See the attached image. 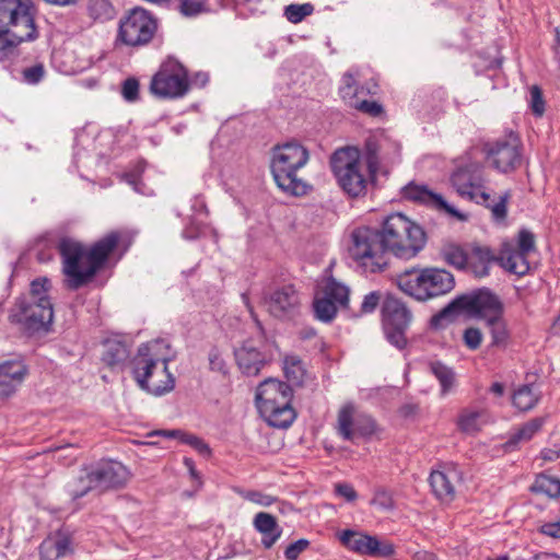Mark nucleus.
Returning a JSON list of instances; mask_svg holds the SVG:
<instances>
[{"label":"nucleus","instance_id":"f257e3e1","mask_svg":"<svg viewBox=\"0 0 560 560\" xmlns=\"http://www.w3.org/2000/svg\"><path fill=\"white\" fill-rule=\"evenodd\" d=\"M120 241L118 232H110L86 247L77 240L63 237L58 243L61 256L65 284L70 290H78L96 275Z\"/></svg>","mask_w":560,"mask_h":560},{"label":"nucleus","instance_id":"f03ea898","mask_svg":"<svg viewBox=\"0 0 560 560\" xmlns=\"http://www.w3.org/2000/svg\"><path fill=\"white\" fill-rule=\"evenodd\" d=\"M170 345L153 340L141 345L133 360V377L141 389L162 396L175 387V377L168 371Z\"/></svg>","mask_w":560,"mask_h":560},{"label":"nucleus","instance_id":"7ed1b4c3","mask_svg":"<svg viewBox=\"0 0 560 560\" xmlns=\"http://www.w3.org/2000/svg\"><path fill=\"white\" fill-rule=\"evenodd\" d=\"M32 0H0V59L5 51L38 37Z\"/></svg>","mask_w":560,"mask_h":560},{"label":"nucleus","instance_id":"20e7f679","mask_svg":"<svg viewBox=\"0 0 560 560\" xmlns=\"http://www.w3.org/2000/svg\"><path fill=\"white\" fill-rule=\"evenodd\" d=\"M308 160L307 149L296 141L275 145L270 153V172L277 186L293 196L306 195L310 186L300 173Z\"/></svg>","mask_w":560,"mask_h":560},{"label":"nucleus","instance_id":"39448f33","mask_svg":"<svg viewBox=\"0 0 560 560\" xmlns=\"http://www.w3.org/2000/svg\"><path fill=\"white\" fill-rule=\"evenodd\" d=\"M291 387L277 378H267L256 389V406L264 420L275 428H288L295 419Z\"/></svg>","mask_w":560,"mask_h":560},{"label":"nucleus","instance_id":"423d86ee","mask_svg":"<svg viewBox=\"0 0 560 560\" xmlns=\"http://www.w3.org/2000/svg\"><path fill=\"white\" fill-rule=\"evenodd\" d=\"M451 182L457 194L468 200L486 205L491 209L492 215L497 220H503L506 217V205L511 198L510 191H505L499 197V201L490 206V195L485 191L483 167L478 162H464L457 166L451 176Z\"/></svg>","mask_w":560,"mask_h":560},{"label":"nucleus","instance_id":"0eeeda50","mask_svg":"<svg viewBox=\"0 0 560 560\" xmlns=\"http://www.w3.org/2000/svg\"><path fill=\"white\" fill-rule=\"evenodd\" d=\"M380 232L386 250L402 259L416 257L427 242L424 231L401 213L389 214Z\"/></svg>","mask_w":560,"mask_h":560},{"label":"nucleus","instance_id":"6e6552de","mask_svg":"<svg viewBox=\"0 0 560 560\" xmlns=\"http://www.w3.org/2000/svg\"><path fill=\"white\" fill-rule=\"evenodd\" d=\"M350 257L366 272H382L389 262L381 232L368 226L352 231L349 245Z\"/></svg>","mask_w":560,"mask_h":560},{"label":"nucleus","instance_id":"1a4fd4ad","mask_svg":"<svg viewBox=\"0 0 560 560\" xmlns=\"http://www.w3.org/2000/svg\"><path fill=\"white\" fill-rule=\"evenodd\" d=\"M458 311H467L471 315L488 319L503 315L504 308L500 299L487 290H481L472 295H463L455 299L439 314L432 317V325L443 326L444 322H451Z\"/></svg>","mask_w":560,"mask_h":560},{"label":"nucleus","instance_id":"9d476101","mask_svg":"<svg viewBox=\"0 0 560 560\" xmlns=\"http://www.w3.org/2000/svg\"><path fill=\"white\" fill-rule=\"evenodd\" d=\"M331 170L339 186L350 197H359L366 190L368 179L360 161V151L353 147L337 150L331 156Z\"/></svg>","mask_w":560,"mask_h":560},{"label":"nucleus","instance_id":"9b49d317","mask_svg":"<svg viewBox=\"0 0 560 560\" xmlns=\"http://www.w3.org/2000/svg\"><path fill=\"white\" fill-rule=\"evenodd\" d=\"M156 21L142 8H133L119 22L118 39L131 47L147 45L156 32Z\"/></svg>","mask_w":560,"mask_h":560},{"label":"nucleus","instance_id":"f8f14e48","mask_svg":"<svg viewBox=\"0 0 560 560\" xmlns=\"http://www.w3.org/2000/svg\"><path fill=\"white\" fill-rule=\"evenodd\" d=\"M151 92L161 98H177L189 90L186 69L176 61L164 62L153 75L150 84Z\"/></svg>","mask_w":560,"mask_h":560},{"label":"nucleus","instance_id":"ddd939ff","mask_svg":"<svg viewBox=\"0 0 560 560\" xmlns=\"http://www.w3.org/2000/svg\"><path fill=\"white\" fill-rule=\"evenodd\" d=\"M52 317L50 299H39L38 302L22 301L10 315L12 322L19 324L27 334L47 330Z\"/></svg>","mask_w":560,"mask_h":560},{"label":"nucleus","instance_id":"4468645a","mask_svg":"<svg viewBox=\"0 0 560 560\" xmlns=\"http://www.w3.org/2000/svg\"><path fill=\"white\" fill-rule=\"evenodd\" d=\"M339 540L347 549L363 556L386 558L395 552L393 544L351 529L342 530Z\"/></svg>","mask_w":560,"mask_h":560},{"label":"nucleus","instance_id":"2eb2a0df","mask_svg":"<svg viewBox=\"0 0 560 560\" xmlns=\"http://www.w3.org/2000/svg\"><path fill=\"white\" fill-rule=\"evenodd\" d=\"M401 196L410 201L425 205L439 211H445L452 217L464 220L465 215L459 213L454 207L450 206L442 195L430 190L425 185L409 183L401 189Z\"/></svg>","mask_w":560,"mask_h":560},{"label":"nucleus","instance_id":"dca6fc26","mask_svg":"<svg viewBox=\"0 0 560 560\" xmlns=\"http://www.w3.org/2000/svg\"><path fill=\"white\" fill-rule=\"evenodd\" d=\"M92 471L101 491L121 488L129 479L128 469L116 460H102L92 466Z\"/></svg>","mask_w":560,"mask_h":560},{"label":"nucleus","instance_id":"f3484780","mask_svg":"<svg viewBox=\"0 0 560 560\" xmlns=\"http://www.w3.org/2000/svg\"><path fill=\"white\" fill-rule=\"evenodd\" d=\"M268 312L277 318L293 316L300 307V296L293 285H284L275 290L267 299Z\"/></svg>","mask_w":560,"mask_h":560},{"label":"nucleus","instance_id":"a211bd4d","mask_svg":"<svg viewBox=\"0 0 560 560\" xmlns=\"http://www.w3.org/2000/svg\"><path fill=\"white\" fill-rule=\"evenodd\" d=\"M488 159L492 166L508 173L521 164V151L517 139L499 141L488 150Z\"/></svg>","mask_w":560,"mask_h":560},{"label":"nucleus","instance_id":"6ab92c4d","mask_svg":"<svg viewBox=\"0 0 560 560\" xmlns=\"http://www.w3.org/2000/svg\"><path fill=\"white\" fill-rule=\"evenodd\" d=\"M462 479V474L454 465H446L442 469L433 470L429 482L435 497L444 502H451L455 498L456 486Z\"/></svg>","mask_w":560,"mask_h":560},{"label":"nucleus","instance_id":"aec40b11","mask_svg":"<svg viewBox=\"0 0 560 560\" xmlns=\"http://www.w3.org/2000/svg\"><path fill=\"white\" fill-rule=\"evenodd\" d=\"M236 363L243 374L256 376L266 364V355L254 340H246L234 352Z\"/></svg>","mask_w":560,"mask_h":560},{"label":"nucleus","instance_id":"412c9836","mask_svg":"<svg viewBox=\"0 0 560 560\" xmlns=\"http://www.w3.org/2000/svg\"><path fill=\"white\" fill-rule=\"evenodd\" d=\"M26 366L21 360H9L0 364V397L15 393L26 375Z\"/></svg>","mask_w":560,"mask_h":560},{"label":"nucleus","instance_id":"4be33fe9","mask_svg":"<svg viewBox=\"0 0 560 560\" xmlns=\"http://www.w3.org/2000/svg\"><path fill=\"white\" fill-rule=\"evenodd\" d=\"M384 327L408 328L412 315L406 304L399 299L388 295L382 305Z\"/></svg>","mask_w":560,"mask_h":560},{"label":"nucleus","instance_id":"5701e85b","mask_svg":"<svg viewBox=\"0 0 560 560\" xmlns=\"http://www.w3.org/2000/svg\"><path fill=\"white\" fill-rule=\"evenodd\" d=\"M425 276V301L444 295L455 287V280L451 272L445 269L427 267Z\"/></svg>","mask_w":560,"mask_h":560},{"label":"nucleus","instance_id":"b1692460","mask_svg":"<svg viewBox=\"0 0 560 560\" xmlns=\"http://www.w3.org/2000/svg\"><path fill=\"white\" fill-rule=\"evenodd\" d=\"M424 268H411L399 273L396 278L398 288L417 301H425Z\"/></svg>","mask_w":560,"mask_h":560},{"label":"nucleus","instance_id":"393cba45","mask_svg":"<svg viewBox=\"0 0 560 560\" xmlns=\"http://www.w3.org/2000/svg\"><path fill=\"white\" fill-rule=\"evenodd\" d=\"M71 552L70 537L63 532L50 534L39 546V556L43 560H58Z\"/></svg>","mask_w":560,"mask_h":560},{"label":"nucleus","instance_id":"a878e982","mask_svg":"<svg viewBox=\"0 0 560 560\" xmlns=\"http://www.w3.org/2000/svg\"><path fill=\"white\" fill-rule=\"evenodd\" d=\"M495 260H498V257L489 247L472 245L468 250L466 270L476 277H486L489 273L491 264Z\"/></svg>","mask_w":560,"mask_h":560},{"label":"nucleus","instance_id":"bb28decb","mask_svg":"<svg viewBox=\"0 0 560 560\" xmlns=\"http://www.w3.org/2000/svg\"><path fill=\"white\" fill-rule=\"evenodd\" d=\"M254 528L261 534V544L266 549H270L281 537L282 528L277 520L269 513L259 512L253 521Z\"/></svg>","mask_w":560,"mask_h":560},{"label":"nucleus","instance_id":"cd10ccee","mask_svg":"<svg viewBox=\"0 0 560 560\" xmlns=\"http://www.w3.org/2000/svg\"><path fill=\"white\" fill-rule=\"evenodd\" d=\"M528 254L516 249L512 245H505L498 257L500 265L515 275H525L529 270Z\"/></svg>","mask_w":560,"mask_h":560},{"label":"nucleus","instance_id":"c85d7f7f","mask_svg":"<svg viewBox=\"0 0 560 560\" xmlns=\"http://www.w3.org/2000/svg\"><path fill=\"white\" fill-rule=\"evenodd\" d=\"M490 335V348L505 350L511 343V330L503 315L488 319L486 322Z\"/></svg>","mask_w":560,"mask_h":560},{"label":"nucleus","instance_id":"c756f323","mask_svg":"<svg viewBox=\"0 0 560 560\" xmlns=\"http://www.w3.org/2000/svg\"><path fill=\"white\" fill-rule=\"evenodd\" d=\"M317 291L340 307L346 308L348 306L350 289L347 284L338 281L334 277L323 279Z\"/></svg>","mask_w":560,"mask_h":560},{"label":"nucleus","instance_id":"7c9ffc66","mask_svg":"<svg viewBox=\"0 0 560 560\" xmlns=\"http://www.w3.org/2000/svg\"><path fill=\"white\" fill-rule=\"evenodd\" d=\"M97 489L92 467L84 468L78 476L72 478L66 486L68 494L73 499H80L90 491Z\"/></svg>","mask_w":560,"mask_h":560},{"label":"nucleus","instance_id":"2f4dec72","mask_svg":"<svg viewBox=\"0 0 560 560\" xmlns=\"http://www.w3.org/2000/svg\"><path fill=\"white\" fill-rule=\"evenodd\" d=\"M128 355L129 351L124 342L119 340H106L104 342L102 360L110 369L122 366Z\"/></svg>","mask_w":560,"mask_h":560},{"label":"nucleus","instance_id":"473e14b6","mask_svg":"<svg viewBox=\"0 0 560 560\" xmlns=\"http://www.w3.org/2000/svg\"><path fill=\"white\" fill-rule=\"evenodd\" d=\"M357 416L358 410L352 404H346L339 409L337 417V431L345 440H354Z\"/></svg>","mask_w":560,"mask_h":560},{"label":"nucleus","instance_id":"72a5a7b5","mask_svg":"<svg viewBox=\"0 0 560 560\" xmlns=\"http://www.w3.org/2000/svg\"><path fill=\"white\" fill-rule=\"evenodd\" d=\"M486 421L487 412L485 410L467 408L459 413L457 425L460 431L467 434H475L480 431Z\"/></svg>","mask_w":560,"mask_h":560},{"label":"nucleus","instance_id":"f704fd0d","mask_svg":"<svg viewBox=\"0 0 560 560\" xmlns=\"http://www.w3.org/2000/svg\"><path fill=\"white\" fill-rule=\"evenodd\" d=\"M85 12L95 23H105L116 15V9L110 0H88Z\"/></svg>","mask_w":560,"mask_h":560},{"label":"nucleus","instance_id":"c9c22d12","mask_svg":"<svg viewBox=\"0 0 560 560\" xmlns=\"http://www.w3.org/2000/svg\"><path fill=\"white\" fill-rule=\"evenodd\" d=\"M153 434L178 439L182 443L191 446L200 455L210 456L211 454L209 445L202 439L198 438L197 435L186 433L182 430H163L156 431Z\"/></svg>","mask_w":560,"mask_h":560},{"label":"nucleus","instance_id":"e433bc0d","mask_svg":"<svg viewBox=\"0 0 560 560\" xmlns=\"http://www.w3.org/2000/svg\"><path fill=\"white\" fill-rule=\"evenodd\" d=\"M359 78L360 70L358 68H352L342 75L339 93L348 104L363 92V88L359 86Z\"/></svg>","mask_w":560,"mask_h":560},{"label":"nucleus","instance_id":"4c0bfd02","mask_svg":"<svg viewBox=\"0 0 560 560\" xmlns=\"http://www.w3.org/2000/svg\"><path fill=\"white\" fill-rule=\"evenodd\" d=\"M544 424V419L541 418H535L529 420L528 422L524 423L522 427H520L509 439L505 446L508 448H512L517 446L521 443H525L530 441L534 435L540 431Z\"/></svg>","mask_w":560,"mask_h":560},{"label":"nucleus","instance_id":"58836bf2","mask_svg":"<svg viewBox=\"0 0 560 560\" xmlns=\"http://www.w3.org/2000/svg\"><path fill=\"white\" fill-rule=\"evenodd\" d=\"M283 372L287 380L294 385H302L307 375L303 361L294 354L284 357Z\"/></svg>","mask_w":560,"mask_h":560},{"label":"nucleus","instance_id":"ea45409f","mask_svg":"<svg viewBox=\"0 0 560 560\" xmlns=\"http://www.w3.org/2000/svg\"><path fill=\"white\" fill-rule=\"evenodd\" d=\"M539 400V394L529 385H523L517 388L513 396V405L521 411H528L534 408Z\"/></svg>","mask_w":560,"mask_h":560},{"label":"nucleus","instance_id":"a19ab883","mask_svg":"<svg viewBox=\"0 0 560 560\" xmlns=\"http://www.w3.org/2000/svg\"><path fill=\"white\" fill-rule=\"evenodd\" d=\"M341 308L338 304L324 296L318 291L314 300V312L317 319L328 323L331 322L338 310Z\"/></svg>","mask_w":560,"mask_h":560},{"label":"nucleus","instance_id":"79ce46f5","mask_svg":"<svg viewBox=\"0 0 560 560\" xmlns=\"http://www.w3.org/2000/svg\"><path fill=\"white\" fill-rule=\"evenodd\" d=\"M468 250L469 247L463 248L458 245H448L443 249V258L448 265L460 270H466Z\"/></svg>","mask_w":560,"mask_h":560},{"label":"nucleus","instance_id":"37998d69","mask_svg":"<svg viewBox=\"0 0 560 560\" xmlns=\"http://www.w3.org/2000/svg\"><path fill=\"white\" fill-rule=\"evenodd\" d=\"M178 12L185 18H196L210 11L209 0H176Z\"/></svg>","mask_w":560,"mask_h":560},{"label":"nucleus","instance_id":"c03bdc74","mask_svg":"<svg viewBox=\"0 0 560 560\" xmlns=\"http://www.w3.org/2000/svg\"><path fill=\"white\" fill-rule=\"evenodd\" d=\"M430 371L439 380L443 394L447 393L453 387L455 375L451 368L441 362H431Z\"/></svg>","mask_w":560,"mask_h":560},{"label":"nucleus","instance_id":"a18cd8bd","mask_svg":"<svg viewBox=\"0 0 560 560\" xmlns=\"http://www.w3.org/2000/svg\"><path fill=\"white\" fill-rule=\"evenodd\" d=\"M533 490L556 498L560 494V480L547 475H539L533 485Z\"/></svg>","mask_w":560,"mask_h":560},{"label":"nucleus","instance_id":"49530a36","mask_svg":"<svg viewBox=\"0 0 560 560\" xmlns=\"http://www.w3.org/2000/svg\"><path fill=\"white\" fill-rule=\"evenodd\" d=\"M313 5L310 3L304 4H290L285 8L284 15L292 23H299L304 18L311 15Z\"/></svg>","mask_w":560,"mask_h":560},{"label":"nucleus","instance_id":"de8ad7c7","mask_svg":"<svg viewBox=\"0 0 560 560\" xmlns=\"http://www.w3.org/2000/svg\"><path fill=\"white\" fill-rule=\"evenodd\" d=\"M375 422L370 416L358 412L354 427V439L357 436L371 435L375 432Z\"/></svg>","mask_w":560,"mask_h":560},{"label":"nucleus","instance_id":"09e8293b","mask_svg":"<svg viewBox=\"0 0 560 560\" xmlns=\"http://www.w3.org/2000/svg\"><path fill=\"white\" fill-rule=\"evenodd\" d=\"M46 74L45 66L42 62L34 63L22 70V79L27 84L39 83Z\"/></svg>","mask_w":560,"mask_h":560},{"label":"nucleus","instance_id":"8fccbe9b","mask_svg":"<svg viewBox=\"0 0 560 560\" xmlns=\"http://www.w3.org/2000/svg\"><path fill=\"white\" fill-rule=\"evenodd\" d=\"M50 287V282L46 278L36 279L31 283L30 296L26 301L38 302L39 299H49L47 292Z\"/></svg>","mask_w":560,"mask_h":560},{"label":"nucleus","instance_id":"3c124183","mask_svg":"<svg viewBox=\"0 0 560 560\" xmlns=\"http://www.w3.org/2000/svg\"><path fill=\"white\" fill-rule=\"evenodd\" d=\"M366 150V163L371 173H375L378 168L380 158L378 150L380 147L374 139H369L365 143Z\"/></svg>","mask_w":560,"mask_h":560},{"label":"nucleus","instance_id":"603ef678","mask_svg":"<svg viewBox=\"0 0 560 560\" xmlns=\"http://www.w3.org/2000/svg\"><path fill=\"white\" fill-rule=\"evenodd\" d=\"M371 505L385 511L394 509V500L390 492L385 489L375 490L373 499L371 500Z\"/></svg>","mask_w":560,"mask_h":560},{"label":"nucleus","instance_id":"864d4df0","mask_svg":"<svg viewBox=\"0 0 560 560\" xmlns=\"http://www.w3.org/2000/svg\"><path fill=\"white\" fill-rule=\"evenodd\" d=\"M483 339V335L479 328L468 327L463 334L465 346L470 350H477Z\"/></svg>","mask_w":560,"mask_h":560},{"label":"nucleus","instance_id":"5fc2aeb1","mask_svg":"<svg viewBox=\"0 0 560 560\" xmlns=\"http://www.w3.org/2000/svg\"><path fill=\"white\" fill-rule=\"evenodd\" d=\"M349 105L362 113L369 114L374 117L381 115L383 110L382 106L378 103L366 100L359 101L358 97L354 98Z\"/></svg>","mask_w":560,"mask_h":560},{"label":"nucleus","instance_id":"6e6d98bb","mask_svg":"<svg viewBox=\"0 0 560 560\" xmlns=\"http://www.w3.org/2000/svg\"><path fill=\"white\" fill-rule=\"evenodd\" d=\"M529 104L533 113L537 116H541L545 112V102L541 90L537 85H533L529 90Z\"/></svg>","mask_w":560,"mask_h":560},{"label":"nucleus","instance_id":"4d7b16f0","mask_svg":"<svg viewBox=\"0 0 560 560\" xmlns=\"http://www.w3.org/2000/svg\"><path fill=\"white\" fill-rule=\"evenodd\" d=\"M516 249L529 254L535 250V236L527 230H522L518 233Z\"/></svg>","mask_w":560,"mask_h":560},{"label":"nucleus","instance_id":"13d9d810","mask_svg":"<svg viewBox=\"0 0 560 560\" xmlns=\"http://www.w3.org/2000/svg\"><path fill=\"white\" fill-rule=\"evenodd\" d=\"M310 546V541L307 539H299L296 541H294L293 544H290L285 550H284V556L287 558V560H296L299 558V556L307 549V547Z\"/></svg>","mask_w":560,"mask_h":560},{"label":"nucleus","instance_id":"bf43d9fd","mask_svg":"<svg viewBox=\"0 0 560 560\" xmlns=\"http://www.w3.org/2000/svg\"><path fill=\"white\" fill-rule=\"evenodd\" d=\"M121 94L128 102H133L139 95V82L135 78H129L122 83Z\"/></svg>","mask_w":560,"mask_h":560},{"label":"nucleus","instance_id":"052dcab7","mask_svg":"<svg viewBox=\"0 0 560 560\" xmlns=\"http://www.w3.org/2000/svg\"><path fill=\"white\" fill-rule=\"evenodd\" d=\"M407 328H397V327H384L387 339L390 343L396 346L397 348H404L406 345L405 330Z\"/></svg>","mask_w":560,"mask_h":560},{"label":"nucleus","instance_id":"680f3d73","mask_svg":"<svg viewBox=\"0 0 560 560\" xmlns=\"http://www.w3.org/2000/svg\"><path fill=\"white\" fill-rule=\"evenodd\" d=\"M381 301V293L377 291L370 292L366 294L361 304V312L369 314L375 311Z\"/></svg>","mask_w":560,"mask_h":560},{"label":"nucleus","instance_id":"e2e57ef3","mask_svg":"<svg viewBox=\"0 0 560 560\" xmlns=\"http://www.w3.org/2000/svg\"><path fill=\"white\" fill-rule=\"evenodd\" d=\"M243 497L244 499L261 506H269L275 502V498L258 491L245 492Z\"/></svg>","mask_w":560,"mask_h":560},{"label":"nucleus","instance_id":"0e129e2a","mask_svg":"<svg viewBox=\"0 0 560 560\" xmlns=\"http://www.w3.org/2000/svg\"><path fill=\"white\" fill-rule=\"evenodd\" d=\"M335 492L345 498L346 501L352 502L358 498L357 491L354 488L346 482L336 483L335 485Z\"/></svg>","mask_w":560,"mask_h":560},{"label":"nucleus","instance_id":"69168bd1","mask_svg":"<svg viewBox=\"0 0 560 560\" xmlns=\"http://www.w3.org/2000/svg\"><path fill=\"white\" fill-rule=\"evenodd\" d=\"M539 530L541 534L546 536L552 538H560V518L556 522H550L541 525Z\"/></svg>","mask_w":560,"mask_h":560},{"label":"nucleus","instance_id":"338daca9","mask_svg":"<svg viewBox=\"0 0 560 560\" xmlns=\"http://www.w3.org/2000/svg\"><path fill=\"white\" fill-rule=\"evenodd\" d=\"M210 366L214 371H223L224 370V361L221 358L218 351H211L209 354Z\"/></svg>","mask_w":560,"mask_h":560},{"label":"nucleus","instance_id":"774afa93","mask_svg":"<svg viewBox=\"0 0 560 560\" xmlns=\"http://www.w3.org/2000/svg\"><path fill=\"white\" fill-rule=\"evenodd\" d=\"M533 560H560V556L552 552H541L535 556Z\"/></svg>","mask_w":560,"mask_h":560}]
</instances>
